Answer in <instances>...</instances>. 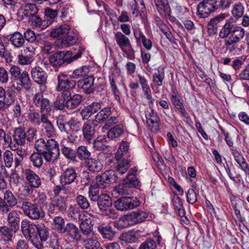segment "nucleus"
Returning <instances> with one entry per match:
<instances>
[{"mask_svg": "<svg viewBox=\"0 0 249 249\" xmlns=\"http://www.w3.org/2000/svg\"><path fill=\"white\" fill-rule=\"evenodd\" d=\"M188 12V8L184 6L177 4L175 7V12L180 19L187 16L189 14Z\"/></svg>", "mask_w": 249, "mask_h": 249, "instance_id": "60", "label": "nucleus"}, {"mask_svg": "<svg viewBox=\"0 0 249 249\" xmlns=\"http://www.w3.org/2000/svg\"><path fill=\"white\" fill-rule=\"evenodd\" d=\"M72 35H71V31L69 32L68 36L58 39L55 42L56 46L61 48H64L73 45L75 44L77 40V33L76 31H72Z\"/></svg>", "mask_w": 249, "mask_h": 249, "instance_id": "17", "label": "nucleus"}, {"mask_svg": "<svg viewBox=\"0 0 249 249\" xmlns=\"http://www.w3.org/2000/svg\"><path fill=\"white\" fill-rule=\"evenodd\" d=\"M133 188L124 182L115 188L114 192L122 196L129 195L133 193Z\"/></svg>", "mask_w": 249, "mask_h": 249, "instance_id": "47", "label": "nucleus"}, {"mask_svg": "<svg viewBox=\"0 0 249 249\" xmlns=\"http://www.w3.org/2000/svg\"><path fill=\"white\" fill-rule=\"evenodd\" d=\"M225 18V14H220L210 20L207 27V33L209 36L213 37L217 35L219 24Z\"/></svg>", "mask_w": 249, "mask_h": 249, "instance_id": "19", "label": "nucleus"}, {"mask_svg": "<svg viewBox=\"0 0 249 249\" xmlns=\"http://www.w3.org/2000/svg\"><path fill=\"white\" fill-rule=\"evenodd\" d=\"M162 237L158 231L150 234L146 240L142 243L139 249H158L160 246Z\"/></svg>", "mask_w": 249, "mask_h": 249, "instance_id": "13", "label": "nucleus"}, {"mask_svg": "<svg viewBox=\"0 0 249 249\" xmlns=\"http://www.w3.org/2000/svg\"><path fill=\"white\" fill-rule=\"evenodd\" d=\"M23 173L30 186L35 188L39 187L41 184V181L39 177L36 173L31 170L26 169Z\"/></svg>", "mask_w": 249, "mask_h": 249, "instance_id": "25", "label": "nucleus"}, {"mask_svg": "<svg viewBox=\"0 0 249 249\" xmlns=\"http://www.w3.org/2000/svg\"><path fill=\"white\" fill-rule=\"evenodd\" d=\"M75 201L79 208L82 210H88L90 207V203L87 197L83 195H78L75 198Z\"/></svg>", "mask_w": 249, "mask_h": 249, "instance_id": "57", "label": "nucleus"}, {"mask_svg": "<svg viewBox=\"0 0 249 249\" xmlns=\"http://www.w3.org/2000/svg\"><path fill=\"white\" fill-rule=\"evenodd\" d=\"M129 148V143L126 140H122L117 151L115 153V159L120 160L121 158H124V157H129L130 156L128 155Z\"/></svg>", "mask_w": 249, "mask_h": 249, "instance_id": "32", "label": "nucleus"}, {"mask_svg": "<svg viewBox=\"0 0 249 249\" xmlns=\"http://www.w3.org/2000/svg\"><path fill=\"white\" fill-rule=\"evenodd\" d=\"M130 9L133 16L137 17L140 13L145 9V6L143 0H133L129 2Z\"/></svg>", "mask_w": 249, "mask_h": 249, "instance_id": "36", "label": "nucleus"}, {"mask_svg": "<svg viewBox=\"0 0 249 249\" xmlns=\"http://www.w3.org/2000/svg\"><path fill=\"white\" fill-rule=\"evenodd\" d=\"M84 243L86 249H103L99 241L93 236L85 240Z\"/></svg>", "mask_w": 249, "mask_h": 249, "instance_id": "48", "label": "nucleus"}, {"mask_svg": "<svg viewBox=\"0 0 249 249\" xmlns=\"http://www.w3.org/2000/svg\"><path fill=\"white\" fill-rule=\"evenodd\" d=\"M133 32L137 45L141 46L144 35L141 31L140 29L138 27L133 28Z\"/></svg>", "mask_w": 249, "mask_h": 249, "instance_id": "64", "label": "nucleus"}, {"mask_svg": "<svg viewBox=\"0 0 249 249\" xmlns=\"http://www.w3.org/2000/svg\"><path fill=\"white\" fill-rule=\"evenodd\" d=\"M26 137L24 128L21 126L17 128V154L19 158H17V166L27 155V145L26 144Z\"/></svg>", "mask_w": 249, "mask_h": 249, "instance_id": "5", "label": "nucleus"}, {"mask_svg": "<svg viewBox=\"0 0 249 249\" xmlns=\"http://www.w3.org/2000/svg\"><path fill=\"white\" fill-rule=\"evenodd\" d=\"M71 30L69 25L61 24L57 27L53 28L50 32V36L53 38H57L61 36L67 35Z\"/></svg>", "mask_w": 249, "mask_h": 249, "instance_id": "31", "label": "nucleus"}, {"mask_svg": "<svg viewBox=\"0 0 249 249\" xmlns=\"http://www.w3.org/2000/svg\"><path fill=\"white\" fill-rule=\"evenodd\" d=\"M85 50V48L83 46H78L77 52L75 54H73L71 51H61L64 65H68L80 58Z\"/></svg>", "mask_w": 249, "mask_h": 249, "instance_id": "20", "label": "nucleus"}, {"mask_svg": "<svg viewBox=\"0 0 249 249\" xmlns=\"http://www.w3.org/2000/svg\"><path fill=\"white\" fill-rule=\"evenodd\" d=\"M111 198L106 194L99 196L97 204L99 209L102 211L109 209L112 206Z\"/></svg>", "mask_w": 249, "mask_h": 249, "instance_id": "35", "label": "nucleus"}, {"mask_svg": "<svg viewBox=\"0 0 249 249\" xmlns=\"http://www.w3.org/2000/svg\"><path fill=\"white\" fill-rule=\"evenodd\" d=\"M21 208L25 214L32 219L37 220L44 216L43 210L36 204L24 201L22 203Z\"/></svg>", "mask_w": 249, "mask_h": 249, "instance_id": "10", "label": "nucleus"}, {"mask_svg": "<svg viewBox=\"0 0 249 249\" xmlns=\"http://www.w3.org/2000/svg\"><path fill=\"white\" fill-rule=\"evenodd\" d=\"M121 239L128 243H133L138 239V233L137 231L134 230L129 231L127 232L122 233L121 236Z\"/></svg>", "mask_w": 249, "mask_h": 249, "instance_id": "46", "label": "nucleus"}, {"mask_svg": "<svg viewBox=\"0 0 249 249\" xmlns=\"http://www.w3.org/2000/svg\"><path fill=\"white\" fill-rule=\"evenodd\" d=\"M117 174L114 170H107L101 175L96 177L97 187L105 188L107 185L115 182L117 178Z\"/></svg>", "mask_w": 249, "mask_h": 249, "instance_id": "11", "label": "nucleus"}, {"mask_svg": "<svg viewBox=\"0 0 249 249\" xmlns=\"http://www.w3.org/2000/svg\"><path fill=\"white\" fill-rule=\"evenodd\" d=\"M53 226L54 229L58 231L59 233H63V231L65 228V220L61 216H57L54 217L53 222Z\"/></svg>", "mask_w": 249, "mask_h": 249, "instance_id": "55", "label": "nucleus"}, {"mask_svg": "<svg viewBox=\"0 0 249 249\" xmlns=\"http://www.w3.org/2000/svg\"><path fill=\"white\" fill-rule=\"evenodd\" d=\"M4 140V142L3 143L4 147H10L13 151H16V143H13L12 141V138L10 135H6L5 131L0 128V143Z\"/></svg>", "mask_w": 249, "mask_h": 249, "instance_id": "41", "label": "nucleus"}, {"mask_svg": "<svg viewBox=\"0 0 249 249\" xmlns=\"http://www.w3.org/2000/svg\"><path fill=\"white\" fill-rule=\"evenodd\" d=\"M137 170L135 167L131 168L127 175L126 178L124 179V182L126 184L128 185L133 189L138 186L139 184V181L136 177Z\"/></svg>", "mask_w": 249, "mask_h": 249, "instance_id": "30", "label": "nucleus"}, {"mask_svg": "<svg viewBox=\"0 0 249 249\" xmlns=\"http://www.w3.org/2000/svg\"><path fill=\"white\" fill-rule=\"evenodd\" d=\"M94 78L93 76L89 75L77 82V87L86 94L93 93L94 90Z\"/></svg>", "mask_w": 249, "mask_h": 249, "instance_id": "18", "label": "nucleus"}, {"mask_svg": "<svg viewBox=\"0 0 249 249\" xmlns=\"http://www.w3.org/2000/svg\"><path fill=\"white\" fill-rule=\"evenodd\" d=\"M244 12L245 7L241 2H238L234 4L231 11L232 16L237 20L241 18Z\"/></svg>", "mask_w": 249, "mask_h": 249, "instance_id": "49", "label": "nucleus"}, {"mask_svg": "<svg viewBox=\"0 0 249 249\" xmlns=\"http://www.w3.org/2000/svg\"><path fill=\"white\" fill-rule=\"evenodd\" d=\"M157 72L153 74V82L158 87L162 85V82L165 77L164 68L162 66L159 67Z\"/></svg>", "mask_w": 249, "mask_h": 249, "instance_id": "44", "label": "nucleus"}, {"mask_svg": "<svg viewBox=\"0 0 249 249\" xmlns=\"http://www.w3.org/2000/svg\"><path fill=\"white\" fill-rule=\"evenodd\" d=\"M8 226L0 227V235L5 241H11L16 233V211H12L7 217Z\"/></svg>", "mask_w": 249, "mask_h": 249, "instance_id": "6", "label": "nucleus"}, {"mask_svg": "<svg viewBox=\"0 0 249 249\" xmlns=\"http://www.w3.org/2000/svg\"><path fill=\"white\" fill-rule=\"evenodd\" d=\"M132 159L133 158L129 156L127 158L124 157L120 160H116L117 162L115 169L117 174L122 175L126 173L130 167V162Z\"/></svg>", "mask_w": 249, "mask_h": 249, "instance_id": "24", "label": "nucleus"}, {"mask_svg": "<svg viewBox=\"0 0 249 249\" xmlns=\"http://www.w3.org/2000/svg\"><path fill=\"white\" fill-rule=\"evenodd\" d=\"M50 63L55 67H60L64 65V60L61 51L57 52L49 57Z\"/></svg>", "mask_w": 249, "mask_h": 249, "instance_id": "54", "label": "nucleus"}, {"mask_svg": "<svg viewBox=\"0 0 249 249\" xmlns=\"http://www.w3.org/2000/svg\"><path fill=\"white\" fill-rule=\"evenodd\" d=\"M17 83L26 90L30 88L31 83L28 73L26 71H24L18 78H17Z\"/></svg>", "mask_w": 249, "mask_h": 249, "instance_id": "40", "label": "nucleus"}, {"mask_svg": "<svg viewBox=\"0 0 249 249\" xmlns=\"http://www.w3.org/2000/svg\"><path fill=\"white\" fill-rule=\"evenodd\" d=\"M56 124L61 132H67L68 122L64 115H60L56 117Z\"/></svg>", "mask_w": 249, "mask_h": 249, "instance_id": "56", "label": "nucleus"}, {"mask_svg": "<svg viewBox=\"0 0 249 249\" xmlns=\"http://www.w3.org/2000/svg\"><path fill=\"white\" fill-rule=\"evenodd\" d=\"M145 116L146 118V123L149 126L153 128L155 127L157 129L159 127L160 118L157 113L152 108L145 110Z\"/></svg>", "mask_w": 249, "mask_h": 249, "instance_id": "23", "label": "nucleus"}, {"mask_svg": "<svg viewBox=\"0 0 249 249\" xmlns=\"http://www.w3.org/2000/svg\"><path fill=\"white\" fill-rule=\"evenodd\" d=\"M77 178L76 170L72 167L63 170L59 176V182L62 187L70 185L75 181Z\"/></svg>", "mask_w": 249, "mask_h": 249, "instance_id": "14", "label": "nucleus"}, {"mask_svg": "<svg viewBox=\"0 0 249 249\" xmlns=\"http://www.w3.org/2000/svg\"><path fill=\"white\" fill-rule=\"evenodd\" d=\"M67 200L62 196H53L47 206L48 215L51 217L59 213H64L67 209Z\"/></svg>", "mask_w": 249, "mask_h": 249, "instance_id": "8", "label": "nucleus"}, {"mask_svg": "<svg viewBox=\"0 0 249 249\" xmlns=\"http://www.w3.org/2000/svg\"><path fill=\"white\" fill-rule=\"evenodd\" d=\"M61 152L64 156L69 160L72 161L76 160V151L71 147L63 145L61 148Z\"/></svg>", "mask_w": 249, "mask_h": 249, "instance_id": "53", "label": "nucleus"}, {"mask_svg": "<svg viewBox=\"0 0 249 249\" xmlns=\"http://www.w3.org/2000/svg\"><path fill=\"white\" fill-rule=\"evenodd\" d=\"M128 214L127 219H130V223L133 225L144 221L148 216V213L142 210H138Z\"/></svg>", "mask_w": 249, "mask_h": 249, "instance_id": "26", "label": "nucleus"}, {"mask_svg": "<svg viewBox=\"0 0 249 249\" xmlns=\"http://www.w3.org/2000/svg\"><path fill=\"white\" fill-rule=\"evenodd\" d=\"M109 80L111 89L114 95L115 99L118 102H120L121 99L119 95V91L118 90L116 85L115 76L113 73H112L109 76Z\"/></svg>", "mask_w": 249, "mask_h": 249, "instance_id": "58", "label": "nucleus"}, {"mask_svg": "<svg viewBox=\"0 0 249 249\" xmlns=\"http://www.w3.org/2000/svg\"><path fill=\"white\" fill-rule=\"evenodd\" d=\"M97 183L94 185H91L89 188L88 194L91 201H97L99 196L98 195V191H96Z\"/></svg>", "mask_w": 249, "mask_h": 249, "instance_id": "62", "label": "nucleus"}, {"mask_svg": "<svg viewBox=\"0 0 249 249\" xmlns=\"http://www.w3.org/2000/svg\"><path fill=\"white\" fill-rule=\"evenodd\" d=\"M82 125L81 122L78 121L77 119L72 117L68 122V126L69 130L72 132H77L80 130Z\"/></svg>", "mask_w": 249, "mask_h": 249, "instance_id": "59", "label": "nucleus"}, {"mask_svg": "<svg viewBox=\"0 0 249 249\" xmlns=\"http://www.w3.org/2000/svg\"><path fill=\"white\" fill-rule=\"evenodd\" d=\"M218 0H203L197 6V15L201 18H206L217 10Z\"/></svg>", "mask_w": 249, "mask_h": 249, "instance_id": "7", "label": "nucleus"}, {"mask_svg": "<svg viewBox=\"0 0 249 249\" xmlns=\"http://www.w3.org/2000/svg\"><path fill=\"white\" fill-rule=\"evenodd\" d=\"M62 234H65L76 241H79L81 239V235L78 228L75 224L71 222L66 224Z\"/></svg>", "mask_w": 249, "mask_h": 249, "instance_id": "21", "label": "nucleus"}, {"mask_svg": "<svg viewBox=\"0 0 249 249\" xmlns=\"http://www.w3.org/2000/svg\"><path fill=\"white\" fill-rule=\"evenodd\" d=\"M35 147L38 152L33 153L30 159L34 166L40 168L43 164V157L47 161L55 160L59 155V144L53 139H39L36 141Z\"/></svg>", "mask_w": 249, "mask_h": 249, "instance_id": "1", "label": "nucleus"}, {"mask_svg": "<svg viewBox=\"0 0 249 249\" xmlns=\"http://www.w3.org/2000/svg\"><path fill=\"white\" fill-rule=\"evenodd\" d=\"M108 146V142L105 136H101L97 137L93 142V147L95 150H105Z\"/></svg>", "mask_w": 249, "mask_h": 249, "instance_id": "39", "label": "nucleus"}, {"mask_svg": "<svg viewBox=\"0 0 249 249\" xmlns=\"http://www.w3.org/2000/svg\"><path fill=\"white\" fill-rule=\"evenodd\" d=\"M16 87L14 84H12L7 90L5 95L4 100L7 106H10L15 101V100Z\"/></svg>", "mask_w": 249, "mask_h": 249, "instance_id": "50", "label": "nucleus"}, {"mask_svg": "<svg viewBox=\"0 0 249 249\" xmlns=\"http://www.w3.org/2000/svg\"><path fill=\"white\" fill-rule=\"evenodd\" d=\"M127 217H129L128 214H125L118 221H115L114 223V227L118 230H123L130 226L133 225V224L130 223V219H127Z\"/></svg>", "mask_w": 249, "mask_h": 249, "instance_id": "51", "label": "nucleus"}, {"mask_svg": "<svg viewBox=\"0 0 249 249\" xmlns=\"http://www.w3.org/2000/svg\"><path fill=\"white\" fill-rule=\"evenodd\" d=\"M125 127L122 124H116L109 129L107 133L109 139L115 140L119 138L125 132Z\"/></svg>", "mask_w": 249, "mask_h": 249, "instance_id": "29", "label": "nucleus"}, {"mask_svg": "<svg viewBox=\"0 0 249 249\" xmlns=\"http://www.w3.org/2000/svg\"><path fill=\"white\" fill-rule=\"evenodd\" d=\"M111 114V108L109 107H105L95 115L94 121L97 123H103L108 119Z\"/></svg>", "mask_w": 249, "mask_h": 249, "instance_id": "42", "label": "nucleus"}, {"mask_svg": "<svg viewBox=\"0 0 249 249\" xmlns=\"http://www.w3.org/2000/svg\"><path fill=\"white\" fill-rule=\"evenodd\" d=\"M31 75L34 81L39 84L46 83L47 75L45 71L39 67H36L31 71Z\"/></svg>", "mask_w": 249, "mask_h": 249, "instance_id": "27", "label": "nucleus"}, {"mask_svg": "<svg viewBox=\"0 0 249 249\" xmlns=\"http://www.w3.org/2000/svg\"><path fill=\"white\" fill-rule=\"evenodd\" d=\"M115 39L117 45L122 50L124 47L131 46L128 37L120 32H117L115 34Z\"/></svg>", "mask_w": 249, "mask_h": 249, "instance_id": "37", "label": "nucleus"}, {"mask_svg": "<svg viewBox=\"0 0 249 249\" xmlns=\"http://www.w3.org/2000/svg\"><path fill=\"white\" fill-rule=\"evenodd\" d=\"M15 206L16 197L10 191H6L4 198L0 197V212L2 214L7 213Z\"/></svg>", "mask_w": 249, "mask_h": 249, "instance_id": "12", "label": "nucleus"}, {"mask_svg": "<svg viewBox=\"0 0 249 249\" xmlns=\"http://www.w3.org/2000/svg\"><path fill=\"white\" fill-rule=\"evenodd\" d=\"M38 11L37 8L35 4L30 3L25 4L22 6L17 13V19L21 20L25 19L26 21L30 23L31 25L38 30L46 29L50 24L48 20H42L36 15Z\"/></svg>", "mask_w": 249, "mask_h": 249, "instance_id": "3", "label": "nucleus"}, {"mask_svg": "<svg viewBox=\"0 0 249 249\" xmlns=\"http://www.w3.org/2000/svg\"><path fill=\"white\" fill-rule=\"evenodd\" d=\"M57 85L56 90L72 89L75 87L76 82L70 79L68 75L61 72L57 76Z\"/></svg>", "mask_w": 249, "mask_h": 249, "instance_id": "15", "label": "nucleus"}, {"mask_svg": "<svg viewBox=\"0 0 249 249\" xmlns=\"http://www.w3.org/2000/svg\"><path fill=\"white\" fill-rule=\"evenodd\" d=\"M139 199L134 196H124L115 201V208L121 211H125L134 209L140 204Z\"/></svg>", "mask_w": 249, "mask_h": 249, "instance_id": "9", "label": "nucleus"}, {"mask_svg": "<svg viewBox=\"0 0 249 249\" xmlns=\"http://www.w3.org/2000/svg\"><path fill=\"white\" fill-rule=\"evenodd\" d=\"M76 157L80 160H86L89 159L91 155L90 152L85 146H79L76 151Z\"/></svg>", "mask_w": 249, "mask_h": 249, "instance_id": "52", "label": "nucleus"}, {"mask_svg": "<svg viewBox=\"0 0 249 249\" xmlns=\"http://www.w3.org/2000/svg\"><path fill=\"white\" fill-rule=\"evenodd\" d=\"M22 233L26 238H33L35 241L45 242L49 238V231L44 224L30 223L27 220H23L21 224Z\"/></svg>", "mask_w": 249, "mask_h": 249, "instance_id": "4", "label": "nucleus"}, {"mask_svg": "<svg viewBox=\"0 0 249 249\" xmlns=\"http://www.w3.org/2000/svg\"><path fill=\"white\" fill-rule=\"evenodd\" d=\"M36 106L40 108L41 113L50 114L52 111V106L49 100L44 98L41 93L36 94L33 98Z\"/></svg>", "mask_w": 249, "mask_h": 249, "instance_id": "16", "label": "nucleus"}, {"mask_svg": "<svg viewBox=\"0 0 249 249\" xmlns=\"http://www.w3.org/2000/svg\"><path fill=\"white\" fill-rule=\"evenodd\" d=\"M86 168L91 172H100L102 168L103 164L101 162L95 159L90 158L85 162Z\"/></svg>", "mask_w": 249, "mask_h": 249, "instance_id": "34", "label": "nucleus"}, {"mask_svg": "<svg viewBox=\"0 0 249 249\" xmlns=\"http://www.w3.org/2000/svg\"><path fill=\"white\" fill-rule=\"evenodd\" d=\"M97 230L104 239L112 240L115 236L116 232L110 225L101 224Z\"/></svg>", "mask_w": 249, "mask_h": 249, "instance_id": "28", "label": "nucleus"}, {"mask_svg": "<svg viewBox=\"0 0 249 249\" xmlns=\"http://www.w3.org/2000/svg\"><path fill=\"white\" fill-rule=\"evenodd\" d=\"M83 140L87 142H90L95 133L94 129L87 122L84 124L82 127Z\"/></svg>", "mask_w": 249, "mask_h": 249, "instance_id": "38", "label": "nucleus"}, {"mask_svg": "<svg viewBox=\"0 0 249 249\" xmlns=\"http://www.w3.org/2000/svg\"><path fill=\"white\" fill-rule=\"evenodd\" d=\"M186 200L188 203L193 204L197 201L196 193L193 189H189L186 193Z\"/></svg>", "mask_w": 249, "mask_h": 249, "instance_id": "63", "label": "nucleus"}, {"mask_svg": "<svg viewBox=\"0 0 249 249\" xmlns=\"http://www.w3.org/2000/svg\"><path fill=\"white\" fill-rule=\"evenodd\" d=\"M157 9L159 14L162 16L171 13V10L168 0H154Z\"/></svg>", "mask_w": 249, "mask_h": 249, "instance_id": "33", "label": "nucleus"}, {"mask_svg": "<svg viewBox=\"0 0 249 249\" xmlns=\"http://www.w3.org/2000/svg\"><path fill=\"white\" fill-rule=\"evenodd\" d=\"M93 219H89L84 223H80V229L84 235L87 237H89L93 234Z\"/></svg>", "mask_w": 249, "mask_h": 249, "instance_id": "43", "label": "nucleus"}, {"mask_svg": "<svg viewBox=\"0 0 249 249\" xmlns=\"http://www.w3.org/2000/svg\"><path fill=\"white\" fill-rule=\"evenodd\" d=\"M231 151L239 168L246 174L249 175V166L244 157L236 149L231 148Z\"/></svg>", "mask_w": 249, "mask_h": 249, "instance_id": "22", "label": "nucleus"}, {"mask_svg": "<svg viewBox=\"0 0 249 249\" xmlns=\"http://www.w3.org/2000/svg\"><path fill=\"white\" fill-rule=\"evenodd\" d=\"M3 160L5 165L7 168L11 167L13 162V154L8 150H6L3 153Z\"/></svg>", "mask_w": 249, "mask_h": 249, "instance_id": "61", "label": "nucleus"}, {"mask_svg": "<svg viewBox=\"0 0 249 249\" xmlns=\"http://www.w3.org/2000/svg\"><path fill=\"white\" fill-rule=\"evenodd\" d=\"M82 97L78 94H75L71 96L66 102V108L72 109L76 108L81 103Z\"/></svg>", "mask_w": 249, "mask_h": 249, "instance_id": "45", "label": "nucleus"}, {"mask_svg": "<svg viewBox=\"0 0 249 249\" xmlns=\"http://www.w3.org/2000/svg\"><path fill=\"white\" fill-rule=\"evenodd\" d=\"M245 30L230 20H227L219 32V37L224 39L226 49L231 52L237 48V43L243 38Z\"/></svg>", "mask_w": 249, "mask_h": 249, "instance_id": "2", "label": "nucleus"}]
</instances>
